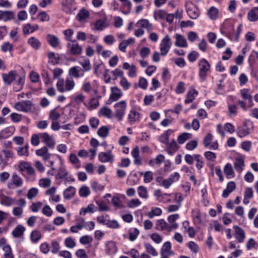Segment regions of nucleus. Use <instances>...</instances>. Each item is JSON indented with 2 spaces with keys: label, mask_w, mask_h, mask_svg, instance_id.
Returning a JSON list of instances; mask_svg holds the SVG:
<instances>
[{
  "label": "nucleus",
  "mask_w": 258,
  "mask_h": 258,
  "mask_svg": "<svg viewBox=\"0 0 258 258\" xmlns=\"http://www.w3.org/2000/svg\"><path fill=\"white\" fill-rule=\"evenodd\" d=\"M62 73L63 71L60 68H55L53 71V79H58L56 85L57 89L60 93L72 90L75 85L72 79L67 78L64 81L63 79L60 78Z\"/></svg>",
  "instance_id": "nucleus-1"
},
{
  "label": "nucleus",
  "mask_w": 258,
  "mask_h": 258,
  "mask_svg": "<svg viewBox=\"0 0 258 258\" xmlns=\"http://www.w3.org/2000/svg\"><path fill=\"white\" fill-rule=\"evenodd\" d=\"M199 76L201 81L206 80L208 73L210 71L211 65L207 60L202 58L198 62Z\"/></svg>",
  "instance_id": "nucleus-2"
},
{
  "label": "nucleus",
  "mask_w": 258,
  "mask_h": 258,
  "mask_svg": "<svg viewBox=\"0 0 258 258\" xmlns=\"http://www.w3.org/2000/svg\"><path fill=\"white\" fill-rule=\"evenodd\" d=\"M253 127V124L252 122L246 121L243 125L237 127V134L240 138L245 137L252 132Z\"/></svg>",
  "instance_id": "nucleus-3"
},
{
  "label": "nucleus",
  "mask_w": 258,
  "mask_h": 258,
  "mask_svg": "<svg viewBox=\"0 0 258 258\" xmlns=\"http://www.w3.org/2000/svg\"><path fill=\"white\" fill-rule=\"evenodd\" d=\"M178 227V224L177 223H173L169 225L164 219H162L157 221L155 228L158 230H166L170 232L172 230L176 229Z\"/></svg>",
  "instance_id": "nucleus-4"
},
{
  "label": "nucleus",
  "mask_w": 258,
  "mask_h": 258,
  "mask_svg": "<svg viewBox=\"0 0 258 258\" xmlns=\"http://www.w3.org/2000/svg\"><path fill=\"white\" fill-rule=\"evenodd\" d=\"M115 109L114 112V117L118 121H121L124 115L125 111L126 109V103L125 101H121L115 103L114 105Z\"/></svg>",
  "instance_id": "nucleus-5"
},
{
  "label": "nucleus",
  "mask_w": 258,
  "mask_h": 258,
  "mask_svg": "<svg viewBox=\"0 0 258 258\" xmlns=\"http://www.w3.org/2000/svg\"><path fill=\"white\" fill-rule=\"evenodd\" d=\"M185 6L186 13L191 19H196L199 17L200 11L196 5L191 2H186Z\"/></svg>",
  "instance_id": "nucleus-6"
},
{
  "label": "nucleus",
  "mask_w": 258,
  "mask_h": 258,
  "mask_svg": "<svg viewBox=\"0 0 258 258\" xmlns=\"http://www.w3.org/2000/svg\"><path fill=\"white\" fill-rule=\"evenodd\" d=\"M172 42L171 39L168 35H166L162 40L160 44V49L161 55H166L168 52L171 46Z\"/></svg>",
  "instance_id": "nucleus-7"
},
{
  "label": "nucleus",
  "mask_w": 258,
  "mask_h": 258,
  "mask_svg": "<svg viewBox=\"0 0 258 258\" xmlns=\"http://www.w3.org/2000/svg\"><path fill=\"white\" fill-rule=\"evenodd\" d=\"M67 47L70 53L72 55H78L81 54L82 52V47L76 40L72 41V43L70 42L68 43L67 44Z\"/></svg>",
  "instance_id": "nucleus-8"
},
{
  "label": "nucleus",
  "mask_w": 258,
  "mask_h": 258,
  "mask_svg": "<svg viewBox=\"0 0 258 258\" xmlns=\"http://www.w3.org/2000/svg\"><path fill=\"white\" fill-rule=\"evenodd\" d=\"M32 103L29 100L18 102L15 105L16 110L20 111L28 112L31 109Z\"/></svg>",
  "instance_id": "nucleus-9"
},
{
  "label": "nucleus",
  "mask_w": 258,
  "mask_h": 258,
  "mask_svg": "<svg viewBox=\"0 0 258 258\" xmlns=\"http://www.w3.org/2000/svg\"><path fill=\"white\" fill-rule=\"evenodd\" d=\"M18 77V74L16 71H11L8 74H3L2 77L4 83L7 85H10Z\"/></svg>",
  "instance_id": "nucleus-10"
},
{
  "label": "nucleus",
  "mask_w": 258,
  "mask_h": 258,
  "mask_svg": "<svg viewBox=\"0 0 258 258\" xmlns=\"http://www.w3.org/2000/svg\"><path fill=\"white\" fill-rule=\"evenodd\" d=\"M99 160L102 163L109 162L112 163L114 161V156L111 151L107 152H100L98 155Z\"/></svg>",
  "instance_id": "nucleus-11"
},
{
  "label": "nucleus",
  "mask_w": 258,
  "mask_h": 258,
  "mask_svg": "<svg viewBox=\"0 0 258 258\" xmlns=\"http://www.w3.org/2000/svg\"><path fill=\"white\" fill-rule=\"evenodd\" d=\"M40 139L43 140V142L49 148L53 149L54 148L55 141L48 133H40Z\"/></svg>",
  "instance_id": "nucleus-12"
},
{
  "label": "nucleus",
  "mask_w": 258,
  "mask_h": 258,
  "mask_svg": "<svg viewBox=\"0 0 258 258\" xmlns=\"http://www.w3.org/2000/svg\"><path fill=\"white\" fill-rule=\"evenodd\" d=\"M233 228L234 230V235L235 239L239 243L243 242L245 237L244 230L237 225H234Z\"/></svg>",
  "instance_id": "nucleus-13"
},
{
  "label": "nucleus",
  "mask_w": 258,
  "mask_h": 258,
  "mask_svg": "<svg viewBox=\"0 0 258 258\" xmlns=\"http://www.w3.org/2000/svg\"><path fill=\"white\" fill-rule=\"evenodd\" d=\"M19 168L21 171H26L30 175H33L35 174L34 169L27 162H23L21 163L19 166Z\"/></svg>",
  "instance_id": "nucleus-14"
},
{
  "label": "nucleus",
  "mask_w": 258,
  "mask_h": 258,
  "mask_svg": "<svg viewBox=\"0 0 258 258\" xmlns=\"http://www.w3.org/2000/svg\"><path fill=\"white\" fill-rule=\"evenodd\" d=\"M36 154L42 158L44 161H47L49 159L51 154L48 152V150L46 146H44L40 149L36 151Z\"/></svg>",
  "instance_id": "nucleus-15"
},
{
  "label": "nucleus",
  "mask_w": 258,
  "mask_h": 258,
  "mask_svg": "<svg viewBox=\"0 0 258 258\" xmlns=\"http://www.w3.org/2000/svg\"><path fill=\"white\" fill-rule=\"evenodd\" d=\"M175 45L179 47H187V43L186 39L181 34H176L175 35Z\"/></svg>",
  "instance_id": "nucleus-16"
},
{
  "label": "nucleus",
  "mask_w": 258,
  "mask_h": 258,
  "mask_svg": "<svg viewBox=\"0 0 258 258\" xmlns=\"http://www.w3.org/2000/svg\"><path fill=\"white\" fill-rule=\"evenodd\" d=\"M166 151L170 155H172L178 149V145L174 140L171 142H168L166 144Z\"/></svg>",
  "instance_id": "nucleus-17"
},
{
  "label": "nucleus",
  "mask_w": 258,
  "mask_h": 258,
  "mask_svg": "<svg viewBox=\"0 0 258 258\" xmlns=\"http://www.w3.org/2000/svg\"><path fill=\"white\" fill-rule=\"evenodd\" d=\"M131 155L134 158L135 164L141 165L142 164V158L140 156L139 148L138 146H136L132 150Z\"/></svg>",
  "instance_id": "nucleus-18"
},
{
  "label": "nucleus",
  "mask_w": 258,
  "mask_h": 258,
  "mask_svg": "<svg viewBox=\"0 0 258 258\" xmlns=\"http://www.w3.org/2000/svg\"><path fill=\"white\" fill-rule=\"evenodd\" d=\"M122 93L121 90L117 87L111 88V93L109 96V99L113 101L118 100L122 96Z\"/></svg>",
  "instance_id": "nucleus-19"
},
{
  "label": "nucleus",
  "mask_w": 258,
  "mask_h": 258,
  "mask_svg": "<svg viewBox=\"0 0 258 258\" xmlns=\"http://www.w3.org/2000/svg\"><path fill=\"white\" fill-rule=\"evenodd\" d=\"M14 13L12 11L0 10V20L4 21H10L14 18Z\"/></svg>",
  "instance_id": "nucleus-20"
},
{
  "label": "nucleus",
  "mask_w": 258,
  "mask_h": 258,
  "mask_svg": "<svg viewBox=\"0 0 258 258\" xmlns=\"http://www.w3.org/2000/svg\"><path fill=\"white\" fill-rule=\"evenodd\" d=\"M236 188V185L234 182L230 181L228 182L226 188L223 191L222 197L224 198H227L230 194H231Z\"/></svg>",
  "instance_id": "nucleus-21"
},
{
  "label": "nucleus",
  "mask_w": 258,
  "mask_h": 258,
  "mask_svg": "<svg viewBox=\"0 0 258 258\" xmlns=\"http://www.w3.org/2000/svg\"><path fill=\"white\" fill-rule=\"evenodd\" d=\"M25 83V76H20L18 77V79L16 81L14 84L13 89L16 92L21 90L24 86Z\"/></svg>",
  "instance_id": "nucleus-22"
},
{
  "label": "nucleus",
  "mask_w": 258,
  "mask_h": 258,
  "mask_svg": "<svg viewBox=\"0 0 258 258\" xmlns=\"http://www.w3.org/2000/svg\"><path fill=\"white\" fill-rule=\"evenodd\" d=\"M75 0H63L62 2V10L67 14L72 12V8Z\"/></svg>",
  "instance_id": "nucleus-23"
},
{
  "label": "nucleus",
  "mask_w": 258,
  "mask_h": 258,
  "mask_svg": "<svg viewBox=\"0 0 258 258\" xmlns=\"http://www.w3.org/2000/svg\"><path fill=\"white\" fill-rule=\"evenodd\" d=\"M139 113L134 110H131L130 112L128 114V121L132 124L138 121L139 120Z\"/></svg>",
  "instance_id": "nucleus-24"
},
{
  "label": "nucleus",
  "mask_w": 258,
  "mask_h": 258,
  "mask_svg": "<svg viewBox=\"0 0 258 258\" xmlns=\"http://www.w3.org/2000/svg\"><path fill=\"white\" fill-rule=\"evenodd\" d=\"M198 92L195 89H191L188 91L186 94V98L184 100L185 104H188L192 102L195 97L198 95Z\"/></svg>",
  "instance_id": "nucleus-25"
},
{
  "label": "nucleus",
  "mask_w": 258,
  "mask_h": 258,
  "mask_svg": "<svg viewBox=\"0 0 258 258\" xmlns=\"http://www.w3.org/2000/svg\"><path fill=\"white\" fill-rule=\"evenodd\" d=\"M171 244L169 241H167L164 243L161 249V254H173V252L171 250Z\"/></svg>",
  "instance_id": "nucleus-26"
},
{
  "label": "nucleus",
  "mask_w": 258,
  "mask_h": 258,
  "mask_svg": "<svg viewBox=\"0 0 258 258\" xmlns=\"http://www.w3.org/2000/svg\"><path fill=\"white\" fill-rule=\"evenodd\" d=\"M248 19L251 22H255L258 20V7L251 9L247 15Z\"/></svg>",
  "instance_id": "nucleus-27"
},
{
  "label": "nucleus",
  "mask_w": 258,
  "mask_h": 258,
  "mask_svg": "<svg viewBox=\"0 0 258 258\" xmlns=\"http://www.w3.org/2000/svg\"><path fill=\"white\" fill-rule=\"evenodd\" d=\"M47 39L49 44L53 47H56L59 44L58 38L54 35L48 34Z\"/></svg>",
  "instance_id": "nucleus-28"
},
{
  "label": "nucleus",
  "mask_w": 258,
  "mask_h": 258,
  "mask_svg": "<svg viewBox=\"0 0 258 258\" xmlns=\"http://www.w3.org/2000/svg\"><path fill=\"white\" fill-rule=\"evenodd\" d=\"M0 200L1 204L6 206H10L14 202L13 199L5 195H1L0 196Z\"/></svg>",
  "instance_id": "nucleus-29"
},
{
  "label": "nucleus",
  "mask_w": 258,
  "mask_h": 258,
  "mask_svg": "<svg viewBox=\"0 0 258 258\" xmlns=\"http://www.w3.org/2000/svg\"><path fill=\"white\" fill-rule=\"evenodd\" d=\"M80 72L78 67H73L70 69L69 74L74 78H79L84 76V73H80Z\"/></svg>",
  "instance_id": "nucleus-30"
},
{
  "label": "nucleus",
  "mask_w": 258,
  "mask_h": 258,
  "mask_svg": "<svg viewBox=\"0 0 258 258\" xmlns=\"http://www.w3.org/2000/svg\"><path fill=\"white\" fill-rule=\"evenodd\" d=\"M25 231V228L21 225H19L13 230L12 234L15 238L19 237L23 235Z\"/></svg>",
  "instance_id": "nucleus-31"
},
{
  "label": "nucleus",
  "mask_w": 258,
  "mask_h": 258,
  "mask_svg": "<svg viewBox=\"0 0 258 258\" xmlns=\"http://www.w3.org/2000/svg\"><path fill=\"white\" fill-rule=\"evenodd\" d=\"M76 193V188L73 186H70L63 191L64 199L69 200L72 198Z\"/></svg>",
  "instance_id": "nucleus-32"
},
{
  "label": "nucleus",
  "mask_w": 258,
  "mask_h": 258,
  "mask_svg": "<svg viewBox=\"0 0 258 258\" xmlns=\"http://www.w3.org/2000/svg\"><path fill=\"white\" fill-rule=\"evenodd\" d=\"M28 43L35 50L38 49L41 46V42L34 37H32L28 40Z\"/></svg>",
  "instance_id": "nucleus-33"
},
{
  "label": "nucleus",
  "mask_w": 258,
  "mask_h": 258,
  "mask_svg": "<svg viewBox=\"0 0 258 258\" xmlns=\"http://www.w3.org/2000/svg\"><path fill=\"white\" fill-rule=\"evenodd\" d=\"M244 166V161L241 158H237L234 162V167L235 170L240 173Z\"/></svg>",
  "instance_id": "nucleus-34"
},
{
  "label": "nucleus",
  "mask_w": 258,
  "mask_h": 258,
  "mask_svg": "<svg viewBox=\"0 0 258 258\" xmlns=\"http://www.w3.org/2000/svg\"><path fill=\"white\" fill-rule=\"evenodd\" d=\"M240 94L242 98L244 99H247L249 103H252V97L249 93V90L247 89H243L240 90Z\"/></svg>",
  "instance_id": "nucleus-35"
},
{
  "label": "nucleus",
  "mask_w": 258,
  "mask_h": 258,
  "mask_svg": "<svg viewBox=\"0 0 258 258\" xmlns=\"http://www.w3.org/2000/svg\"><path fill=\"white\" fill-rule=\"evenodd\" d=\"M218 9L214 7H211L208 12V15L212 20L216 19L218 16Z\"/></svg>",
  "instance_id": "nucleus-36"
},
{
  "label": "nucleus",
  "mask_w": 258,
  "mask_h": 258,
  "mask_svg": "<svg viewBox=\"0 0 258 258\" xmlns=\"http://www.w3.org/2000/svg\"><path fill=\"white\" fill-rule=\"evenodd\" d=\"M191 138V134L188 133H183L180 135L177 138L178 142L182 144L185 142V141Z\"/></svg>",
  "instance_id": "nucleus-37"
},
{
  "label": "nucleus",
  "mask_w": 258,
  "mask_h": 258,
  "mask_svg": "<svg viewBox=\"0 0 258 258\" xmlns=\"http://www.w3.org/2000/svg\"><path fill=\"white\" fill-rule=\"evenodd\" d=\"M28 148V144H27L24 147L18 148L17 150L18 155L19 156H28L29 155Z\"/></svg>",
  "instance_id": "nucleus-38"
},
{
  "label": "nucleus",
  "mask_w": 258,
  "mask_h": 258,
  "mask_svg": "<svg viewBox=\"0 0 258 258\" xmlns=\"http://www.w3.org/2000/svg\"><path fill=\"white\" fill-rule=\"evenodd\" d=\"M140 233L139 230L137 228L131 229L129 230V239L131 241L135 240Z\"/></svg>",
  "instance_id": "nucleus-39"
},
{
  "label": "nucleus",
  "mask_w": 258,
  "mask_h": 258,
  "mask_svg": "<svg viewBox=\"0 0 258 258\" xmlns=\"http://www.w3.org/2000/svg\"><path fill=\"white\" fill-rule=\"evenodd\" d=\"M99 115H102L107 118H111L112 111L109 108L106 107L101 108L98 112Z\"/></svg>",
  "instance_id": "nucleus-40"
},
{
  "label": "nucleus",
  "mask_w": 258,
  "mask_h": 258,
  "mask_svg": "<svg viewBox=\"0 0 258 258\" xmlns=\"http://www.w3.org/2000/svg\"><path fill=\"white\" fill-rule=\"evenodd\" d=\"M47 56L49 59H52L51 61L53 64H58L60 57L58 54L56 55L55 53L53 52H49L47 54Z\"/></svg>",
  "instance_id": "nucleus-41"
},
{
  "label": "nucleus",
  "mask_w": 258,
  "mask_h": 258,
  "mask_svg": "<svg viewBox=\"0 0 258 258\" xmlns=\"http://www.w3.org/2000/svg\"><path fill=\"white\" fill-rule=\"evenodd\" d=\"M12 180L13 184L16 187H20L22 185L23 180L17 174L14 173L12 176Z\"/></svg>",
  "instance_id": "nucleus-42"
},
{
  "label": "nucleus",
  "mask_w": 258,
  "mask_h": 258,
  "mask_svg": "<svg viewBox=\"0 0 258 258\" xmlns=\"http://www.w3.org/2000/svg\"><path fill=\"white\" fill-rule=\"evenodd\" d=\"M144 247L148 253L153 256H157L158 255V252L151 244L149 243H145Z\"/></svg>",
  "instance_id": "nucleus-43"
},
{
  "label": "nucleus",
  "mask_w": 258,
  "mask_h": 258,
  "mask_svg": "<svg viewBox=\"0 0 258 258\" xmlns=\"http://www.w3.org/2000/svg\"><path fill=\"white\" fill-rule=\"evenodd\" d=\"M162 213V210L159 208H153L151 211L149 212L147 215L149 218H153L156 216H159Z\"/></svg>",
  "instance_id": "nucleus-44"
},
{
  "label": "nucleus",
  "mask_w": 258,
  "mask_h": 258,
  "mask_svg": "<svg viewBox=\"0 0 258 258\" xmlns=\"http://www.w3.org/2000/svg\"><path fill=\"white\" fill-rule=\"evenodd\" d=\"M224 170V173L228 178L234 177V173L233 171L232 166L230 163H228L226 165Z\"/></svg>",
  "instance_id": "nucleus-45"
},
{
  "label": "nucleus",
  "mask_w": 258,
  "mask_h": 258,
  "mask_svg": "<svg viewBox=\"0 0 258 258\" xmlns=\"http://www.w3.org/2000/svg\"><path fill=\"white\" fill-rule=\"evenodd\" d=\"M97 134L102 138H106L108 135L109 129L107 126H103L99 128Z\"/></svg>",
  "instance_id": "nucleus-46"
},
{
  "label": "nucleus",
  "mask_w": 258,
  "mask_h": 258,
  "mask_svg": "<svg viewBox=\"0 0 258 258\" xmlns=\"http://www.w3.org/2000/svg\"><path fill=\"white\" fill-rule=\"evenodd\" d=\"M79 193L81 197H87L90 194V190L88 186L83 185L80 188Z\"/></svg>",
  "instance_id": "nucleus-47"
},
{
  "label": "nucleus",
  "mask_w": 258,
  "mask_h": 258,
  "mask_svg": "<svg viewBox=\"0 0 258 258\" xmlns=\"http://www.w3.org/2000/svg\"><path fill=\"white\" fill-rule=\"evenodd\" d=\"M31 239L32 242H37L41 237V234L38 230H34L31 234Z\"/></svg>",
  "instance_id": "nucleus-48"
},
{
  "label": "nucleus",
  "mask_w": 258,
  "mask_h": 258,
  "mask_svg": "<svg viewBox=\"0 0 258 258\" xmlns=\"http://www.w3.org/2000/svg\"><path fill=\"white\" fill-rule=\"evenodd\" d=\"M13 49V45L9 42H5L1 46V50L4 52L12 51Z\"/></svg>",
  "instance_id": "nucleus-49"
},
{
  "label": "nucleus",
  "mask_w": 258,
  "mask_h": 258,
  "mask_svg": "<svg viewBox=\"0 0 258 258\" xmlns=\"http://www.w3.org/2000/svg\"><path fill=\"white\" fill-rule=\"evenodd\" d=\"M195 160L197 161L196 167L199 169H201L204 165V163L203 161V158L199 154H195L194 155Z\"/></svg>",
  "instance_id": "nucleus-50"
},
{
  "label": "nucleus",
  "mask_w": 258,
  "mask_h": 258,
  "mask_svg": "<svg viewBox=\"0 0 258 258\" xmlns=\"http://www.w3.org/2000/svg\"><path fill=\"white\" fill-rule=\"evenodd\" d=\"M38 193V190L35 187L31 188L28 191L27 197L28 199L31 200L35 198Z\"/></svg>",
  "instance_id": "nucleus-51"
},
{
  "label": "nucleus",
  "mask_w": 258,
  "mask_h": 258,
  "mask_svg": "<svg viewBox=\"0 0 258 258\" xmlns=\"http://www.w3.org/2000/svg\"><path fill=\"white\" fill-rule=\"evenodd\" d=\"M89 15V13L88 11L85 9H82L79 12L77 15V17L79 18V20L80 21H82L83 20L88 18Z\"/></svg>",
  "instance_id": "nucleus-52"
},
{
  "label": "nucleus",
  "mask_w": 258,
  "mask_h": 258,
  "mask_svg": "<svg viewBox=\"0 0 258 258\" xmlns=\"http://www.w3.org/2000/svg\"><path fill=\"white\" fill-rule=\"evenodd\" d=\"M63 34L65 36V39L69 41L72 42V38L74 34V31L71 29H68L63 31Z\"/></svg>",
  "instance_id": "nucleus-53"
},
{
  "label": "nucleus",
  "mask_w": 258,
  "mask_h": 258,
  "mask_svg": "<svg viewBox=\"0 0 258 258\" xmlns=\"http://www.w3.org/2000/svg\"><path fill=\"white\" fill-rule=\"evenodd\" d=\"M106 226L108 228L113 229L118 228L120 226L119 224L116 220H111L109 219H108Z\"/></svg>",
  "instance_id": "nucleus-54"
},
{
  "label": "nucleus",
  "mask_w": 258,
  "mask_h": 258,
  "mask_svg": "<svg viewBox=\"0 0 258 258\" xmlns=\"http://www.w3.org/2000/svg\"><path fill=\"white\" fill-rule=\"evenodd\" d=\"M138 194L140 197L142 198H147V188L143 186H140L138 188Z\"/></svg>",
  "instance_id": "nucleus-55"
},
{
  "label": "nucleus",
  "mask_w": 258,
  "mask_h": 258,
  "mask_svg": "<svg viewBox=\"0 0 258 258\" xmlns=\"http://www.w3.org/2000/svg\"><path fill=\"white\" fill-rule=\"evenodd\" d=\"M40 138V133L38 134H34L31 138V143L35 146H37L39 144Z\"/></svg>",
  "instance_id": "nucleus-56"
},
{
  "label": "nucleus",
  "mask_w": 258,
  "mask_h": 258,
  "mask_svg": "<svg viewBox=\"0 0 258 258\" xmlns=\"http://www.w3.org/2000/svg\"><path fill=\"white\" fill-rule=\"evenodd\" d=\"M213 140V136L211 133H208L204 138L203 144L205 147H208Z\"/></svg>",
  "instance_id": "nucleus-57"
},
{
  "label": "nucleus",
  "mask_w": 258,
  "mask_h": 258,
  "mask_svg": "<svg viewBox=\"0 0 258 258\" xmlns=\"http://www.w3.org/2000/svg\"><path fill=\"white\" fill-rule=\"evenodd\" d=\"M68 174V173L66 169L63 167H60L58 169L56 177L60 179H62L66 177Z\"/></svg>",
  "instance_id": "nucleus-58"
},
{
  "label": "nucleus",
  "mask_w": 258,
  "mask_h": 258,
  "mask_svg": "<svg viewBox=\"0 0 258 258\" xmlns=\"http://www.w3.org/2000/svg\"><path fill=\"white\" fill-rule=\"evenodd\" d=\"M92 240V238L88 235L83 236L80 238V242L82 244L90 243Z\"/></svg>",
  "instance_id": "nucleus-59"
},
{
  "label": "nucleus",
  "mask_w": 258,
  "mask_h": 258,
  "mask_svg": "<svg viewBox=\"0 0 258 258\" xmlns=\"http://www.w3.org/2000/svg\"><path fill=\"white\" fill-rule=\"evenodd\" d=\"M64 243L67 247L72 248L76 245V242L72 237H67L64 241Z\"/></svg>",
  "instance_id": "nucleus-60"
},
{
  "label": "nucleus",
  "mask_w": 258,
  "mask_h": 258,
  "mask_svg": "<svg viewBox=\"0 0 258 258\" xmlns=\"http://www.w3.org/2000/svg\"><path fill=\"white\" fill-rule=\"evenodd\" d=\"M42 205H43V204L41 202L33 203L31 205L30 208L33 212H37L41 208Z\"/></svg>",
  "instance_id": "nucleus-61"
},
{
  "label": "nucleus",
  "mask_w": 258,
  "mask_h": 258,
  "mask_svg": "<svg viewBox=\"0 0 258 258\" xmlns=\"http://www.w3.org/2000/svg\"><path fill=\"white\" fill-rule=\"evenodd\" d=\"M84 72H88L91 69V64L89 59H85L83 62H80Z\"/></svg>",
  "instance_id": "nucleus-62"
},
{
  "label": "nucleus",
  "mask_w": 258,
  "mask_h": 258,
  "mask_svg": "<svg viewBox=\"0 0 258 258\" xmlns=\"http://www.w3.org/2000/svg\"><path fill=\"white\" fill-rule=\"evenodd\" d=\"M94 207V206L93 204H90L88 205L86 208L82 209L80 211V214L81 215L82 214L85 215V214H86L87 213H92L94 212V210H93Z\"/></svg>",
  "instance_id": "nucleus-63"
},
{
  "label": "nucleus",
  "mask_w": 258,
  "mask_h": 258,
  "mask_svg": "<svg viewBox=\"0 0 258 258\" xmlns=\"http://www.w3.org/2000/svg\"><path fill=\"white\" fill-rule=\"evenodd\" d=\"M60 115L55 109L50 111L49 118L53 121L57 120L60 117Z\"/></svg>",
  "instance_id": "nucleus-64"
}]
</instances>
